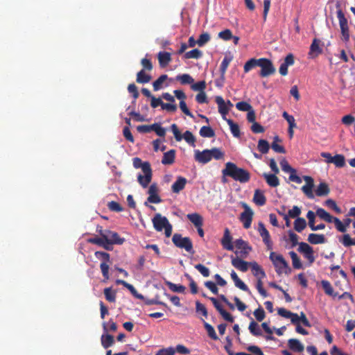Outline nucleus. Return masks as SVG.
I'll use <instances>...</instances> for the list:
<instances>
[{
    "label": "nucleus",
    "mask_w": 355,
    "mask_h": 355,
    "mask_svg": "<svg viewBox=\"0 0 355 355\" xmlns=\"http://www.w3.org/2000/svg\"><path fill=\"white\" fill-rule=\"evenodd\" d=\"M257 231H258L259 235L261 236V238L263 239V242L266 244L268 250H272V242L270 239V233L267 230L264 224L262 222H259L258 223Z\"/></svg>",
    "instance_id": "13"
},
{
    "label": "nucleus",
    "mask_w": 355,
    "mask_h": 355,
    "mask_svg": "<svg viewBox=\"0 0 355 355\" xmlns=\"http://www.w3.org/2000/svg\"><path fill=\"white\" fill-rule=\"evenodd\" d=\"M223 176L232 178L234 180L241 183H246L250 180V173L243 168H239L236 164L228 162L222 170Z\"/></svg>",
    "instance_id": "1"
},
{
    "label": "nucleus",
    "mask_w": 355,
    "mask_h": 355,
    "mask_svg": "<svg viewBox=\"0 0 355 355\" xmlns=\"http://www.w3.org/2000/svg\"><path fill=\"white\" fill-rule=\"evenodd\" d=\"M133 166L135 168H141L142 171H144V168L146 166L147 169L151 168L150 164L148 162H142L141 159L139 157H135L132 159Z\"/></svg>",
    "instance_id": "40"
},
{
    "label": "nucleus",
    "mask_w": 355,
    "mask_h": 355,
    "mask_svg": "<svg viewBox=\"0 0 355 355\" xmlns=\"http://www.w3.org/2000/svg\"><path fill=\"white\" fill-rule=\"evenodd\" d=\"M172 241L176 247L184 249L191 254L195 253L192 241L189 237H182L180 234L175 233L172 237Z\"/></svg>",
    "instance_id": "4"
},
{
    "label": "nucleus",
    "mask_w": 355,
    "mask_h": 355,
    "mask_svg": "<svg viewBox=\"0 0 355 355\" xmlns=\"http://www.w3.org/2000/svg\"><path fill=\"white\" fill-rule=\"evenodd\" d=\"M259 67L261 68V70L259 73V75L261 77H268L272 75L275 72V68L272 61L268 58H260Z\"/></svg>",
    "instance_id": "8"
},
{
    "label": "nucleus",
    "mask_w": 355,
    "mask_h": 355,
    "mask_svg": "<svg viewBox=\"0 0 355 355\" xmlns=\"http://www.w3.org/2000/svg\"><path fill=\"white\" fill-rule=\"evenodd\" d=\"M321 285H322V287L324 291V293L329 295V296H332V297H336L337 296V293H334V288L333 287L331 286L330 282L327 280H322L321 281Z\"/></svg>",
    "instance_id": "37"
},
{
    "label": "nucleus",
    "mask_w": 355,
    "mask_h": 355,
    "mask_svg": "<svg viewBox=\"0 0 355 355\" xmlns=\"http://www.w3.org/2000/svg\"><path fill=\"white\" fill-rule=\"evenodd\" d=\"M303 179L306 182V184L302 186V191L307 196V198L313 199L314 198V195L312 191L314 186L313 179L311 176L307 175L303 176Z\"/></svg>",
    "instance_id": "16"
},
{
    "label": "nucleus",
    "mask_w": 355,
    "mask_h": 355,
    "mask_svg": "<svg viewBox=\"0 0 355 355\" xmlns=\"http://www.w3.org/2000/svg\"><path fill=\"white\" fill-rule=\"evenodd\" d=\"M95 257L97 259H102L103 262L100 265L102 275L105 279H109V265L110 263V255L107 252L97 251L95 252Z\"/></svg>",
    "instance_id": "7"
},
{
    "label": "nucleus",
    "mask_w": 355,
    "mask_h": 355,
    "mask_svg": "<svg viewBox=\"0 0 355 355\" xmlns=\"http://www.w3.org/2000/svg\"><path fill=\"white\" fill-rule=\"evenodd\" d=\"M103 234L108 240L107 243L108 244H119L121 245L123 243L125 239L121 238L117 232H112L109 230H103Z\"/></svg>",
    "instance_id": "14"
},
{
    "label": "nucleus",
    "mask_w": 355,
    "mask_h": 355,
    "mask_svg": "<svg viewBox=\"0 0 355 355\" xmlns=\"http://www.w3.org/2000/svg\"><path fill=\"white\" fill-rule=\"evenodd\" d=\"M175 353V349L172 347L168 348H163L159 349L155 355H174Z\"/></svg>",
    "instance_id": "64"
},
{
    "label": "nucleus",
    "mask_w": 355,
    "mask_h": 355,
    "mask_svg": "<svg viewBox=\"0 0 355 355\" xmlns=\"http://www.w3.org/2000/svg\"><path fill=\"white\" fill-rule=\"evenodd\" d=\"M308 241L313 245L322 244L326 243L327 240L324 234L311 233L308 236Z\"/></svg>",
    "instance_id": "25"
},
{
    "label": "nucleus",
    "mask_w": 355,
    "mask_h": 355,
    "mask_svg": "<svg viewBox=\"0 0 355 355\" xmlns=\"http://www.w3.org/2000/svg\"><path fill=\"white\" fill-rule=\"evenodd\" d=\"M306 227V222L304 218L298 217L294 222V229L297 232H301Z\"/></svg>",
    "instance_id": "41"
},
{
    "label": "nucleus",
    "mask_w": 355,
    "mask_h": 355,
    "mask_svg": "<svg viewBox=\"0 0 355 355\" xmlns=\"http://www.w3.org/2000/svg\"><path fill=\"white\" fill-rule=\"evenodd\" d=\"M232 237L228 228H225L223 237L221 239V245L223 248L227 250L233 251L234 245L232 242Z\"/></svg>",
    "instance_id": "20"
},
{
    "label": "nucleus",
    "mask_w": 355,
    "mask_h": 355,
    "mask_svg": "<svg viewBox=\"0 0 355 355\" xmlns=\"http://www.w3.org/2000/svg\"><path fill=\"white\" fill-rule=\"evenodd\" d=\"M315 214L320 218L324 220V221L327 223H333L334 216H331L323 208H318L316 209Z\"/></svg>",
    "instance_id": "33"
},
{
    "label": "nucleus",
    "mask_w": 355,
    "mask_h": 355,
    "mask_svg": "<svg viewBox=\"0 0 355 355\" xmlns=\"http://www.w3.org/2000/svg\"><path fill=\"white\" fill-rule=\"evenodd\" d=\"M288 347L293 352H302L304 349V345L296 338H291L288 340Z\"/></svg>",
    "instance_id": "26"
},
{
    "label": "nucleus",
    "mask_w": 355,
    "mask_h": 355,
    "mask_svg": "<svg viewBox=\"0 0 355 355\" xmlns=\"http://www.w3.org/2000/svg\"><path fill=\"white\" fill-rule=\"evenodd\" d=\"M175 150L171 149L166 153H164L162 163L163 164H172L175 162Z\"/></svg>",
    "instance_id": "28"
},
{
    "label": "nucleus",
    "mask_w": 355,
    "mask_h": 355,
    "mask_svg": "<svg viewBox=\"0 0 355 355\" xmlns=\"http://www.w3.org/2000/svg\"><path fill=\"white\" fill-rule=\"evenodd\" d=\"M215 101L218 105L219 113L222 115L223 119L226 121L227 119L225 116L228 114L230 108L227 107L222 96H216Z\"/></svg>",
    "instance_id": "21"
},
{
    "label": "nucleus",
    "mask_w": 355,
    "mask_h": 355,
    "mask_svg": "<svg viewBox=\"0 0 355 355\" xmlns=\"http://www.w3.org/2000/svg\"><path fill=\"white\" fill-rule=\"evenodd\" d=\"M153 130L159 137H164L166 135V130L160 125V124L155 123L152 124Z\"/></svg>",
    "instance_id": "61"
},
{
    "label": "nucleus",
    "mask_w": 355,
    "mask_h": 355,
    "mask_svg": "<svg viewBox=\"0 0 355 355\" xmlns=\"http://www.w3.org/2000/svg\"><path fill=\"white\" fill-rule=\"evenodd\" d=\"M261 327L265 331L266 333H267L268 335L265 336V338L267 340H275V338L272 336V330L269 327L268 324L267 322H263L261 324Z\"/></svg>",
    "instance_id": "57"
},
{
    "label": "nucleus",
    "mask_w": 355,
    "mask_h": 355,
    "mask_svg": "<svg viewBox=\"0 0 355 355\" xmlns=\"http://www.w3.org/2000/svg\"><path fill=\"white\" fill-rule=\"evenodd\" d=\"M101 345L105 349L112 346L114 343V338L110 334H103L101 338Z\"/></svg>",
    "instance_id": "31"
},
{
    "label": "nucleus",
    "mask_w": 355,
    "mask_h": 355,
    "mask_svg": "<svg viewBox=\"0 0 355 355\" xmlns=\"http://www.w3.org/2000/svg\"><path fill=\"white\" fill-rule=\"evenodd\" d=\"M204 327L207 332L208 336L214 340L218 339V337L215 331L214 328L209 323L204 322Z\"/></svg>",
    "instance_id": "51"
},
{
    "label": "nucleus",
    "mask_w": 355,
    "mask_h": 355,
    "mask_svg": "<svg viewBox=\"0 0 355 355\" xmlns=\"http://www.w3.org/2000/svg\"><path fill=\"white\" fill-rule=\"evenodd\" d=\"M176 80L180 81L182 85H191L194 82V79L188 73L178 75Z\"/></svg>",
    "instance_id": "39"
},
{
    "label": "nucleus",
    "mask_w": 355,
    "mask_h": 355,
    "mask_svg": "<svg viewBox=\"0 0 355 355\" xmlns=\"http://www.w3.org/2000/svg\"><path fill=\"white\" fill-rule=\"evenodd\" d=\"M99 234L101 237H95L89 239V242L93 244L98 245L99 246H104V241H107L108 240L104 236L103 234V230H99Z\"/></svg>",
    "instance_id": "45"
},
{
    "label": "nucleus",
    "mask_w": 355,
    "mask_h": 355,
    "mask_svg": "<svg viewBox=\"0 0 355 355\" xmlns=\"http://www.w3.org/2000/svg\"><path fill=\"white\" fill-rule=\"evenodd\" d=\"M257 148L260 153L266 154L270 149L269 143L265 139H259L258 141Z\"/></svg>",
    "instance_id": "48"
},
{
    "label": "nucleus",
    "mask_w": 355,
    "mask_h": 355,
    "mask_svg": "<svg viewBox=\"0 0 355 355\" xmlns=\"http://www.w3.org/2000/svg\"><path fill=\"white\" fill-rule=\"evenodd\" d=\"M182 139H184L185 141L188 143L189 145H191L193 147H195L196 138L191 132H190L189 130L185 131L184 133L182 135Z\"/></svg>",
    "instance_id": "49"
},
{
    "label": "nucleus",
    "mask_w": 355,
    "mask_h": 355,
    "mask_svg": "<svg viewBox=\"0 0 355 355\" xmlns=\"http://www.w3.org/2000/svg\"><path fill=\"white\" fill-rule=\"evenodd\" d=\"M207 84L205 80L198 81L196 83H192L191 85V89L193 91L195 92H205V89H206Z\"/></svg>",
    "instance_id": "50"
},
{
    "label": "nucleus",
    "mask_w": 355,
    "mask_h": 355,
    "mask_svg": "<svg viewBox=\"0 0 355 355\" xmlns=\"http://www.w3.org/2000/svg\"><path fill=\"white\" fill-rule=\"evenodd\" d=\"M152 79L150 75L146 73L144 69H141L137 73L136 81L140 84L149 83Z\"/></svg>",
    "instance_id": "32"
},
{
    "label": "nucleus",
    "mask_w": 355,
    "mask_h": 355,
    "mask_svg": "<svg viewBox=\"0 0 355 355\" xmlns=\"http://www.w3.org/2000/svg\"><path fill=\"white\" fill-rule=\"evenodd\" d=\"M254 315L257 321L261 322L266 317V313L262 307H259L254 311Z\"/></svg>",
    "instance_id": "63"
},
{
    "label": "nucleus",
    "mask_w": 355,
    "mask_h": 355,
    "mask_svg": "<svg viewBox=\"0 0 355 355\" xmlns=\"http://www.w3.org/2000/svg\"><path fill=\"white\" fill-rule=\"evenodd\" d=\"M106 300L110 302H115L116 292L113 291L111 287L105 288L103 291Z\"/></svg>",
    "instance_id": "47"
},
{
    "label": "nucleus",
    "mask_w": 355,
    "mask_h": 355,
    "mask_svg": "<svg viewBox=\"0 0 355 355\" xmlns=\"http://www.w3.org/2000/svg\"><path fill=\"white\" fill-rule=\"evenodd\" d=\"M237 110L243 112H248L252 109L251 105L245 101H240L236 104Z\"/></svg>",
    "instance_id": "58"
},
{
    "label": "nucleus",
    "mask_w": 355,
    "mask_h": 355,
    "mask_svg": "<svg viewBox=\"0 0 355 355\" xmlns=\"http://www.w3.org/2000/svg\"><path fill=\"white\" fill-rule=\"evenodd\" d=\"M211 159L214 158L216 160L221 159L224 157V153L218 148H213L209 150Z\"/></svg>",
    "instance_id": "52"
},
{
    "label": "nucleus",
    "mask_w": 355,
    "mask_h": 355,
    "mask_svg": "<svg viewBox=\"0 0 355 355\" xmlns=\"http://www.w3.org/2000/svg\"><path fill=\"white\" fill-rule=\"evenodd\" d=\"M159 64L161 67H166L171 61V54L166 51H160L157 55Z\"/></svg>",
    "instance_id": "23"
},
{
    "label": "nucleus",
    "mask_w": 355,
    "mask_h": 355,
    "mask_svg": "<svg viewBox=\"0 0 355 355\" xmlns=\"http://www.w3.org/2000/svg\"><path fill=\"white\" fill-rule=\"evenodd\" d=\"M231 263L237 270L241 272H246L248 270V266H250V262L243 260L239 256L236 257L231 256Z\"/></svg>",
    "instance_id": "17"
},
{
    "label": "nucleus",
    "mask_w": 355,
    "mask_h": 355,
    "mask_svg": "<svg viewBox=\"0 0 355 355\" xmlns=\"http://www.w3.org/2000/svg\"><path fill=\"white\" fill-rule=\"evenodd\" d=\"M298 251L303 254L305 259H306L310 264L313 263L315 261V257L313 255V250L311 246H310L308 243L304 242H301L299 243Z\"/></svg>",
    "instance_id": "12"
},
{
    "label": "nucleus",
    "mask_w": 355,
    "mask_h": 355,
    "mask_svg": "<svg viewBox=\"0 0 355 355\" xmlns=\"http://www.w3.org/2000/svg\"><path fill=\"white\" fill-rule=\"evenodd\" d=\"M330 192V189L329 186L325 182H321L315 190V194L318 196H327Z\"/></svg>",
    "instance_id": "35"
},
{
    "label": "nucleus",
    "mask_w": 355,
    "mask_h": 355,
    "mask_svg": "<svg viewBox=\"0 0 355 355\" xmlns=\"http://www.w3.org/2000/svg\"><path fill=\"white\" fill-rule=\"evenodd\" d=\"M199 133L202 137L211 138L215 136L214 130L210 126H202Z\"/></svg>",
    "instance_id": "42"
},
{
    "label": "nucleus",
    "mask_w": 355,
    "mask_h": 355,
    "mask_svg": "<svg viewBox=\"0 0 355 355\" xmlns=\"http://www.w3.org/2000/svg\"><path fill=\"white\" fill-rule=\"evenodd\" d=\"M202 56V53L198 49H194L191 51L186 52L184 55L185 59H199Z\"/></svg>",
    "instance_id": "43"
},
{
    "label": "nucleus",
    "mask_w": 355,
    "mask_h": 355,
    "mask_svg": "<svg viewBox=\"0 0 355 355\" xmlns=\"http://www.w3.org/2000/svg\"><path fill=\"white\" fill-rule=\"evenodd\" d=\"M336 8H338L336 13H337V17L339 21V26L340 28L343 40L344 42H347L349 40V31L347 19L345 17L342 9L340 8L339 3H337Z\"/></svg>",
    "instance_id": "5"
},
{
    "label": "nucleus",
    "mask_w": 355,
    "mask_h": 355,
    "mask_svg": "<svg viewBox=\"0 0 355 355\" xmlns=\"http://www.w3.org/2000/svg\"><path fill=\"white\" fill-rule=\"evenodd\" d=\"M168 79L166 74L161 75L153 83L154 91H158L162 87V84Z\"/></svg>",
    "instance_id": "46"
},
{
    "label": "nucleus",
    "mask_w": 355,
    "mask_h": 355,
    "mask_svg": "<svg viewBox=\"0 0 355 355\" xmlns=\"http://www.w3.org/2000/svg\"><path fill=\"white\" fill-rule=\"evenodd\" d=\"M269 258L272 262L275 271L278 275L282 273L288 274L291 271L288 263L282 254H277L274 252H271Z\"/></svg>",
    "instance_id": "3"
},
{
    "label": "nucleus",
    "mask_w": 355,
    "mask_h": 355,
    "mask_svg": "<svg viewBox=\"0 0 355 355\" xmlns=\"http://www.w3.org/2000/svg\"><path fill=\"white\" fill-rule=\"evenodd\" d=\"M340 241L345 247H349L352 245H355V239H352L348 234H344L342 240H340Z\"/></svg>",
    "instance_id": "59"
},
{
    "label": "nucleus",
    "mask_w": 355,
    "mask_h": 355,
    "mask_svg": "<svg viewBox=\"0 0 355 355\" xmlns=\"http://www.w3.org/2000/svg\"><path fill=\"white\" fill-rule=\"evenodd\" d=\"M232 134L234 137L239 138L241 136L240 128L238 124L235 123L232 119H226Z\"/></svg>",
    "instance_id": "38"
},
{
    "label": "nucleus",
    "mask_w": 355,
    "mask_h": 355,
    "mask_svg": "<svg viewBox=\"0 0 355 355\" xmlns=\"http://www.w3.org/2000/svg\"><path fill=\"white\" fill-rule=\"evenodd\" d=\"M187 218L196 227H200L203 225L202 217L198 213L189 214Z\"/></svg>",
    "instance_id": "29"
},
{
    "label": "nucleus",
    "mask_w": 355,
    "mask_h": 355,
    "mask_svg": "<svg viewBox=\"0 0 355 355\" xmlns=\"http://www.w3.org/2000/svg\"><path fill=\"white\" fill-rule=\"evenodd\" d=\"M195 268L205 277H207L210 275L209 269L201 263L196 264Z\"/></svg>",
    "instance_id": "62"
},
{
    "label": "nucleus",
    "mask_w": 355,
    "mask_h": 355,
    "mask_svg": "<svg viewBox=\"0 0 355 355\" xmlns=\"http://www.w3.org/2000/svg\"><path fill=\"white\" fill-rule=\"evenodd\" d=\"M143 173L144 175L139 174L137 180L141 186L144 188H146L152 180V169H147L146 166L144 167Z\"/></svg>",
    "instance_id": "18"
},
{
    "label": "nucleus",
    "mask_w": 355,
    "mask_h": 355,
    "mask_svg": "<svg viewBox=\"0 0 355 355\" xmlns=\"http://www.w3.org/2000/svg\"><path fill=\"white\" fill-rule=\"evenodd\" d=\"M253 202L258 206L264 205L266 202V198L263 191L260 189H256L253 196Z\"/></svg>",
    "instance_id": "27"
},
{
    "label": "nucleus",
    "mask_w": 355,
    "mask_h": 355,
    "mask_svg": "<svg viewBox=\"0 0 355 355\" xmlns=\"http://www.w3.org/2000/svg\"><path fill=\"white\" fill-rule=\"evenodd\" d=\"M280 165L283 171L290 173L289 180L297 184L302 183V178L296 174V170L292 168L285 159L280 162Z\"/></svg>",
    "instance_id": "11"
},
{
    "label": "nucleus",
    "mask_w": 355,
    "mask_h": 355,
    "mask_svg": "<svg viewBox=\"0 0 355 355\" xmlns=\"http://www.w3.org/2000/svg\"><path fill=\"white\" fill-rule=\"evenodd\" d=\"M259 62H260V58L259 59L251 58L249 60H248L245 63L244 67H243L244 72L248 73L252 69H254L257 67H259Z\"/></svg>",
    "instance_id": "36"
},
{
    "label": "nucleus",
    "mask_w": 355,
    "mask_h": 355,
    "mask_svg": "<svg viewBox=\"0 0 355 355\" xmlns=\"http://www.w3.org/2000/svg\"><path fill=\"white\" fill-rule=\"evenodd\" d=\"M152 222L156 231L162 232L164 229L166 236H171L173 227L166 217L162 216L160 214H156Z\"/></svg>",
    "instance_id": "2"
},
{
    "label": "nucleus",
    "mask_w": 355,
    "mask_h": 355,
    "mask_svg": "<svg viewBox=\"0 0 355 355\" xmlns=\"http://www.w3.org/2000/svg\"><path fill=\"white\" fill-rule=\"evenodd\" d=\"M263 277H259L257 278V284H256V288L257 289L259 294L263 297H266L268 296V293L266 291L263 287V282L262 279Z\"/></svg>",
    "instance_id": "56"
},
{
    "label": "nucleus",
    "mask_w": 355,
    "mask_h": 355,
    "mask_svg": "<svg viewBox=\"0 0 355 355\" xmlns=\"http://www.w3.org/2000/svg\"><path fill=\"white\" fill-rule=\"evenodd\" d=\"M332 163L334 164V165L336 167H338V168L343 167L345 165V159L344 155H340V154L336 155L335 156H334V159H333Z\"/></svg>",
    "instance_id": "53"
},
{
    "label": "nucleus",
    "mask_w": 355,
    "mask_h": 355,
    "mask_svg": "<svg viewBox=\"0 0 355 355\" xmlns=\"http://www.w3.org/2000/svg\"><path fill=\"white\" fill-rule=\"evenodd\" d=\"M250 266L252 268V270L253 275L255 277H257V278H259V277H266L265 272L260 267V266H259V264L257 262H255V261L250 262Z\"/></svg>",
    "instance_id": "34"
},
{
    "label": "nucleus",
    "mask_w": 355,
    "mask_h": 355,
    "mask_svg": "<svg viewBox=\"0 0 355 355\" xmlns=\"http://www.w3.org/2000/svg\"><path fill=\"white\" fill-rule=\"evenodd\" d=\"M320 40L317 38L313 40L308 53L309 58H315L322 53V48L320 46Z\"/></svg>",
    "instance_id": "15"
},
{
    "label": "nucleus",
    "mask_w": 355,
    "mask_h": 355,
    "mask_svg": "<svg viewBox=\"0 0 355 355\" xmlns=\"http://www.w3.org/2000/svg\"><path fill=\"white\" fill-rule=\"evenodd\" d=\"M232 61V58L225 57L220 66V72L223 76H225L227 69Z\"/></svg>",
    "instance_id": "55"
},
{
    "label": "nucleus",
    "mask_w": 355,
    "mask_h": 355,
    "mask_svg": "<svg viewBox=\"0 0 355 355\" xmlns=\"http://www.w3.org/2000/svg\"><path fill=\"white\" fill-rule=\"evenodd\" d=\"M210 39L211 37L209 34L208 33H204L199 36V38L197 40V44L199 46H202L207 44L210 40Z\"/></svg>",
    "instance_id": "60"
},
{
    "label": "nucleus",
    "mask_w": 355,
    "mask_h": 355,
    "mask_svg": "<svg viewBox=\"0 0 355 355\" xmlns=\"http://www.w3.org/2000/svg\"><path fill=\"white\" fill-rule=\"evenodd\" d=\"M187 180L185 178L178 176L175 182L171 186V190L175 193H178L183 190L186 186Z\"/></svg>",
    "instance_id": "22"
},
{
    "label": "nucleus",
    "mask_w": 355,
    "mask_h": 355,
    "mask_svg": "<svg viewBox=\"0 0 355 355\" xmlns=\"http://www.w3.org/2000/svg\"><path fill=\"white\" fill-rule=\"evenodd\" d=\"M289 255L292 259L293 266L295 269H300L302 268V264L300 259L294 251H291Z\"/></svg>",
    "instance_id": "44"
},
{
    "label": "nucleus",
    "mask_w": 355,
    "mask_h": 355,
    "mask_svg": "<svg viewBox=\"0 0 355 355\" xmlns=\"http://www.w3.org/2000/svg\"><path fill=\"white\" fill-rule=\"evenodd\" d=\"M250 322L248 329L252 335L254 336H262V331L259 325V324L255 322L252 318Z\"/></svg>",
    "instance_id": "30"
},
{
    "label": "nucleus",
    "mask_w": 355,
    "mask_h": 355,
    "mask_svg": "<svg viewBox=\"0 0 355 355\" xmlns=\"http://www.w3.org/2000/svg\"><path fill=\"white\" fill-rule=\"evenodd\" d=\"M277 174L263 173L262 176L264 178L266 183L271 187H277L279 185V180L276 175Z\"/></svg>",
    "instance_id": "24"
},
{
    "label": "nucleus",
    "mask_w": 355,
    "mask_h": 355,
    "mask_svg": "<svg viewBox=\"0 0 355 355\" xmlns=\"http://www.w3.org/2000/svg\"><path fill=\"white\" fill-rule=\"evenodd\" d=\"M167 286L173 292L183 293L185 291V286L180 284H175L172 282H167Z\"/></svg>",
    "instance_id": "54"
},
{
    "label": "nucleus",
    "mask_w": 355,
    "mask_h": 355,
    "mask_svg": "<svg viewBox=\"0 0 355 355\" xmlns=\"http://www.w3.org/2000/svg\"><path fill=\"white\" fill-rule=\"evenodd\" d=\"M194 158L196 162L204 164L208 163L211 160L209 149H205L202 151L196 150Z\"/></svg>",
    "instance_id": "19"
},
{
    "label": "nucleus",
    "mask_w": 355,
    "mask_h": 355,
    "mask_svg": "<svg viewBox=\"0 0 355 355\" xmlns=\"http://www.w3.org/2000/svg\"><path fill=\"white\" fill-rule=\"evenodd\" d=\"M202 295L204 297L208 298L213 303L214 307L219 312V313L221 315L224 320L230 322H234V317L223 308L222 305L219 303L216 298L212 297H207L205 293H202Z\"/></svg>",
    "instance_id": "10"
},
{
    "label": "nucleus",
    "mask_w": 355,
    "mask_h": 355,
    "mask_svg": "<svg viewBox=\"0 0 355 355\" xmlns=\"http://www.w3.org/2000/svg\"><path fill=\"white\" fill-rule=\"evenodd\" d=\"M234 245L236 249L234 251L235 254L243 259L247 258L252 249L249 243L242 239H236L234 241Z\"/></svg>",
    "instance_id": "6"
},
{
    "label": "nucleus",
    "mask_w": 355,
    "mask_h": 355,
    "mask_svg": "<svg viewBox=\"0 0 355 355\" xmlns=\"http://www.w3.org/2000/svg\"><path fill=\"white\" fill-rule=\"evenodd\" d=\"M242 207L244 211L241 214L239 220L243 223V227L248 229L251 226L254 212L245 202H242Z\"/></svg>",
    "instance_id": "9"
}]
</instances>
